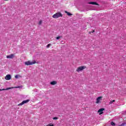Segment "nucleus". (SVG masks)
I'll list each match as a JSON object with an SVG mask.
<instances>
[{
    "label": "nucleus",
    "mask_w": 126,
    "mask_h": 126,
    "mask_svg": "<svg viewBox=\"0 0 126 126\" xmlns=\"http://www.w3.org/2000/svg\"><path fill=\"white\" fill-rule=\"evenodd\" d=\"M52 17L53 18H59V17H63V14H62L61 12H59L54 14Z\"/></svg>",
    "instance_id": "obj_1"
},
{
    "label": "nucleus",
    "mask_w": 126,
    "mask_h": 126,
    "mask_svg": "<svg viewBox=\"0 0 126 126\" xmlns=\"http://www.w3.org/2000/svg\"><path fill=\"white\" fill-rule=\"evenodd\" d=\"M35 63H37L36 61L35 60H33V62L29 61L25 62V65H32L33 64H35Z\"/></svg>",
    "instance_id": "obj_2"
},
{
    "label": "nucleus",
    "mask_w": 126,
    "mask_h": 126,
    "mask_svg": "<svg viewBox=\"0 0 126 126\" xmlns=\"http://www.w3.org/2000/svg\"><path fill=\"white\" fill-rule=\"evenodd\" d=\"M86 67H87L85 65L80 66L77 68L76 71L77 72H79V71H82V70H84V69H85Z\"/></svg>",
    "instance_id": "obj_3"
},
{
    "label": "nucleus",
    "mask_w": 126,
    "mask_h": 126,
    "mask_svg": "<svg viewBox=\"0 0 126 126\" xmlns=\"http://www.w3.org/2000/svg\"><path fill=\"white\" fill-rule=\"evenodd\" d=\"M13 88H21V86H18L11 88H7L6 89H0V91H4V90H9L10 89H13Z\"/></svg>",
    "instance_id": "obj_4"
},
{
    "label": "nucleus",
    "mask_w": 126,
    "mask_h": 126,
    "mask_svg": "<svg viewBox=\"0 0 126 126\" xmlns=\"http://www.w3.org/2000/svg\"><path fill=\"white\" fill-rule=\"evenodd\" d=\"M28 102H30V99L23 100L21 103L18 104V106H22V105H24V104H26V103H28Z\"/></svg>",
    "instance_id": "obj_5"
},
{
    "label": "nucleus",
    "mask_w": 126,
    "mask_h": 126,
    "mask_svg": "<svg viewBox=\"0 0 126 126\" xmlns=\"http://www.w3.org/2000/svg\"><path fill=\"white\" fill-rule=\"evenodd\" d=\"M5 80H10L11 79V75L10 74H7L5 77Z\"/></svg>",
    "instance_id": "obj_6"
},
{
    "label": "nucleus",
    "mask_w": 126,
    "mask_h": 126,
    "mask_svg": "<svg viewBox=\"0 0 126 126\" xmlns=\"http://www.w3.org/2000/svg\"><path fill=\"white\" fill-rule=\"evenodd\" d=\"M102 98H103L102 96H99L96 98V104H99V103H100V101H101V99H102Z\"/></svg>",
    "instance_id": "obj_7"
},
{
    "label": "nucleus",
    "mask_w": 126,
    "mask_h": 126,
    "mask_svg": "<svg viewBox=\"0 0 126 126\" xmlns=\"http://www.w3.org/2000/svg\"><path fill=\"white\" fill-rule=\"evenodd\" d=\"M103 111H105V108H100L98 110L97 112L100 113L99 115H102V114H103Z\"/></svg>",
    "instance_id": "obj_8"
},
{
    "label": "nucleus",
    "mask_w": 126,
    "mask_h": 126,
    "mask_svg": "<svg viewBox=\"0 0 126 126\" xmlns=\"http://www.w3.org/2000/svg\"><path fill=\"white\" fill-rule=\"evenodd\" d=\"M7 59H13L14 58V54H11L6 56Z\"/></svg>",
    "instance_id": "obj_9"
},
{
    "label": "nucleus",
    "mask_w": 126,
    "mask_h": 126,
    "mask_svg": "<svg viewBox=\"0 0 126 126\" xmlns=\"http://www.w3.org/2000/svg\"><path fill=\"white\" fill-rule=\"evenodd\" d=\"M89 4H93V5H99V4H98L96 2H88Z\"/></svg>",
    "instance_id": "obj_10"
},
{
    "label": "nucleus",
    "mask_w": 126,
    "mask_h": 126,
    "mask_svg": "<svg viewBox=\"0 0 126 126\" xmlns=\"http://www.w3.org/2000/svg\"><path fill=\"white\" fill-rule=\"evenodd\" d=\"M57 81H52L51 82H50V84L51 85H56V84H57Z\"/></svg>",
    "instance_id": "obj_11"
},
{
    "label": "nucleus",
    "mask_w": 126,
    "mask_h": 126,
    "mask_svg": "<svg viewBox=\"0 0 126 126\" xmlns=\"http://www.w3.org/2000/svg\"><path fill=\"white\" fill-rule=\"evenodd\" d=\"M65 13L67 14V15H68V16H70L71 15H72V14L65 11Z\"/></svg>",
    "instance_id": "obj_12"
},
{
    "label": "nucleus",
    "mask_w": 126,
    "mask_h": 126,
    "mask_svg": "<svg viewBox=\"0 0 126 126\" xmlns=\"http://www.w3.org/2000/svg\"><path fill=\"white\" fill-rule=\"evenodd\" d=\"M114 102H116V100H113L110 101V102H109V105H112L114 103Z\"/></svg>",
    "instance_id": "obj_13"
},
{
    "label": "nucleus",
    "mask_w": 126,
    "mask_h": 126,
    "mask_svg": "<svg viewBox=\"0 0 126 126\" xmlns=\"http://www.w3.org/2000/svg\"><path fill=\"white\" fill-rule=\"evenodd\" d=\"M51 45H52V44H48L47 45L46 48H47V49H49V48H50V46H51Z\"/></svg>",
    "instance_id": "obj_14"
},
{
    "label": "nucleus",
    "mask_w": 126,
    "mask_h": 126,
    "mask_svg": "<svg viewBox=\"0 0 126 126\" xmlns=\"http://www.w3.org/2000/svg\"><path fill=\"white\" fill-rule=\"evenodd\" d=\"M111 126H116V124L113 122L111 123Z\"/></svg>",
    "instance_id": "obj_15"
},
{
    "label": "nucleus",
    "mask_w": 126,
    "mask_h": 126,
    "mask_svg": "<svg viewBox=\"0 0 126 126\" xmlns=\"http://www.w3.org/2000/svg\"><path fill=\"white\" fill-rule=\"evenodd\" d=\"M95 32V30H93L92 32H89V34H91V33H94Z\"/></svg>",
    "instance_id": "obj_16"
},
{
    "label": "nucleus",
    "mask_w": 126,
    "mask_h": 126,
    "mask_svg": "<svg viewBox=\"0 0 126 126\" xmlns=\"http://www.w3.org/2000/svg\"><path fill=\"white\" fill-rule=\"evenodd\" d=\"M61 38H62V36H57V37H56V39H57V40H59V39H61Z\"/></svg>",
    "instance_id": "obj_17"
},
{
    "label": "nucleus",
    "mask_w": 126,
    "mask_h": 126,
    "mask_svg": "<svg viewBox=\"0 0 126 126\" xmlns=\"http://www.w3.org/2000/svg\"><path fill=\"white\" fill-rule=\"evenodd\" d=\"M19 76H20L19 75H16L15 76V78L17 79V78H18L19 77Z\"/></svg>",
    "instance_id": "obj_18"
},
{
    "label": "nucleus",
    "mask_w": 126,
    "mask_h": 126,
    "mask_svg": "<svg viewBox=\"0 0 126 126\" xmlns=\"http://www.w3.org/2000/svg\"><path fill=\"white\" fill-rule=\"evenodd\" d=\"M126 125V123H122L121 125H119V126H124Z\"/></svg>",
    "instance_id": "obj_19"
},
{
    "label": "nucleus",
    "mask_w": 126,
    "mask_h": 126,
    "mask_svg": "<svg viewBox=\"0 0 126 126\" xmlns=\"http://www.w3.org/2000/svg\"><path fill=\"white\" fill-rule=\"evenodd\" d=\"M39 25H41L42 24V20H40L38 23Z\"/></svg>",
    "instance_id": "obj_20"
},
{
    "label": "nucleus",
    "mask_w": 126,
    "mask_h": 126,
    "mask_svg": "<svg viewBox=\"0 0 126 126\" xmlns=\"http://www.w3.org/2000/svg\"><path fill=\"white\" fill-rule=\"evenodd\" d=\"M58 119H59V118H58V117H54L53 118V120H58Z\"/></svg>",
    "instance_id": "obj_21"
},
{
    "label": "nucleus",
    "mask_w": 126,
    "mask_h": 126,
    "mask_svg": "<svg viewBox=\"0 0 126 126\" xmlns=\"http://www.w3.org/2000/svg\"><path fill=\"white\" fill-rule=\"evenodd\" d=\"M47 126H54V125H53V124L52 125L49 124Z\"/></svg>",
    "instance_id": "obj_22"
}]
</instances>
